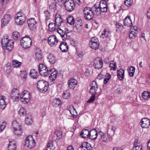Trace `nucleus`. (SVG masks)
I'll return each instance as SVG.
<instances>
[{
	"label": "nucleus",
	"instance_id": "obj_28",
	"mask_svg": "<svg viewBox=\"0 0 150 150\" xmlns=\"http://www.w3.org/2000/svg\"><path fill=\"white\" fill-rule=\"evenodd\" d=\"M6 99L5 97L2 96L1 98L0 99V108L3 109L6 107V103L4 100Z\"/></svg>",
	"mask_w": 150,
	"mask_h": 150
},
{
	"label": "nucleus",
	"instance_id": "obj_25",
	"mask_svg": "<svg viewBox=\"0 0 150 150\" xmlns=\"http://www.w3.org/2000/svg\"><path fill=\"white\" fill-rule=\"evenodd\" d=\"M90 132L87 129H83L81 132L80 135L83 138H87L89 137Z\"/></svg>",
	"mask_w": 150,
	"mask_h": 150
},
{
	"label": "nucleus",
	"instance_id": "obj_35",
	"mask_svg": "<svg viewBox=\"0 0 150 150\" xmlns=\"http://www.w3.org/2000/svg\"><path fill=\"white\" fill-rule=\"evenodd\" d=\"M115 24L116 26V29L118 32H120L123 28L122 24L117 22H115Z\"/></svg>",
	"mask_w": 150,
	"mask_h": 150
},
{
	"label": "nucleus",
	"instance_id": "obj_50",
	"mask_svg": "<svg viewBox=\"0 0 150 150\" xmlns=\"http://www.w3.org/2000/svg\"><path fill=\"white\" fill-rule=\"evenodd\" d=\"M25 122L27 125L31 124L33 122L31 117L30 116L29 117H26L25 119Z\"/></svg>",
	"mask_w": 150,
	"mask_h": 150
},
{
	"label": "nucleus",
	"instance_id": "obj_47",
	"mask_svg": "<svg viewBox=\"0 0 150 150\" xmlns=\"http://www.w3.org/2000/svg\"><path fill=\"white\" fill-rule=\"evenodd\" d=\"M129 70V74L130 76L133 77L134 76L135 71V68L133 66H131L128 69Z\"/></svg>",
	"mask_w": 150,
	"mask_h": 150
},
{
	"label": "nucleus",
	"instance_id": "obj_44",
	"mask_svg": "<svg viewBox=\"0 0 150 150\" xmlns=\"http://www.w3.org/2000/svg\"><path fill=\"white\" fill-rule=\"evenodd\" d=\"M21 73L20 76L21 79L23 80V81H25L26 78L27 74L25 71H20Z\"/></svg>",
	"mask_w": 150,
	"mask_h": 150
},
{
	"label": "nucleus",
	"instance_id": "obj_20",
	"mask_svg": "<svg viewBox=\"0 0 150 150\" xmlns=\"http://www.w3.org/2000/svg\"><path fill=\"white\" fill-rule=\"evenodd\" d=\"M62 22V20L61 18L60 15L57 13L55 15V25L59 26L61 25V23Z\"/></svg>",
	"mask_w": 150,
	"mask_h": 150
},
{
	"label": "nucleus",
	"instance_id": "obj_56",
	"mask_svg": "<svg viewBox=\"0 0 150 150\" xmlns=\"http://www.w3.org/2000/svg\"><path fill=\"white\" fill-rule=\"evenodd\" d=\"M13 131L15 134L17 135H20L22 133V130L21 128H19V129H16V130H14Z\"/></svg>",
	"mask_w": 150,
	"mask_h": 150
},
{
	"label": "nucleus",
	"instance_id": "obj_3",
	"mask_svg": "<svg viewBox=\"0 0 150 150\" xmlns=\"http://www.w3.org/2000/svg\"><path fill=\"white\" fill-rule=\"evenodd\" d=\"M48 83L44 80L38 81L37 84V87L38 90L42 92H45L48 89Z\"/></svg>",
	"mask_w": 150,
	"mask_h": 150
},
{
	"label": "nucleus",
	"instance_id": "obj_9",
	"mask_svg": "<svg viewBox=\"0 0 150 150\" xmlns=\"http://www.w3.org/2000/svg\"><path fill=\"white\" fill-rule=\"evenodd\" d=\"M103 61L100 57L96 58L94 62L93 66L95 68L97 69L101 68L103 66Z\"/></svg>",
	"mask_w": 150,
	"mask_h": 150
},
{
	"label": "nucleus",
	"instance_id": "obj_62",
	"mask_svg": "<svg viewBox=\"0 0 150 150\" xmlns=\"http://www.w3.org/2000/svg\"><path fill=\"white\" fill-rule=\"evenodd\" d=\"M45 69H47V67L42 64H39V72L41 71L42 69L44 70Z\"/></svg>",
	"mask_w": 150,
	"mask_h": 150
},
{
	"label": "nucleus",
	"instance_id": "obj_32",
	"mask_svg": "<svg viewBox=\"0 0 150 150\" xmlns=\"http://www.w3.org/2000/svg\"><path fill=\"white\" fill-rule=\"evenodd\" d=\"M7 45V48L6 49L10 51L13 49V42L12 40H9Z\"/></svg>",
	"mask_w": 150,
	"mask_h": 150
},
{
	"label": "nucleus",
	"instance_id": "obj_34",
	"mask_svg": "<svg viewBox=\"0 0 150 150\" xmlns=\"http://www.w3.org/2000/svg\"><path fill=\"white\" fill-rule=\"evenodd\" d=\"M49 62L51 64H54L55 62V57L52 54H50L47 57Z\"/></svg>",
	"mask_w": 150,
	"mask_h": 150
},
{
	"label": "nucleus",
	"instance_id": "obj_63",
	"mask_svg": "<svg viewBox=\"0 0 150 150\" xmlns=\"http://www.w3.org/2000/svg\"><path fill=\"white\" fill-rule=\"evenodd\" d=\"M77 59H81L83 57V52H78L77 54Z\"/></svg>",
	"mask_w": 150,
	"mask_h": 150
},
{
	"label": "nucleus",
	"instance_id": "obj_6",
	"mask_svg": "<svg viewBox=\"0 0 150 150\" xmlns=\"http://www.w3.org/2000/svg\"><path fill=\"white\" fill-rule=\"evenodd\" d=\"M66 9L69 11H71L75 8V4L73 0H66L64 3Z\"/></svg>",
	"mask_w": 150,
	"mask_h": 150
},
{
	"label": "nucleus",
	"instance_id": "obj_49",
	"mask_svg": "<svg viewBox=\"0 0 150 150\" xmlns=\"http://www.w3.org/2000/svg\"><path fill=\"white\" fill-rule=\"evenodd\" d=\"M55 25H55L54 23H50L48 25L49 30L51 31H54L55 29L54 27Z\"/></svg>",
	"mask_w": 150,
	"mask_h": 150
},
{
	"label": "nucleus",
	"instance_id": "obj_21",
	"mask_svg": "<svg viewBox=\"0 0 150 150\" xmlns=\"http://www.w3.org/2000/svg\"><path fill=\"white\" fill-rule=\"evenodd\" d=\"M59 48L61 51L63 52H67L68 49V46L65 42H61Z\"/></svg>",
	"mask_w": 150,
	"mask_h": 150
},
{
	"label": "nucleus",
	"instance_id": "obj_27",
	"mask_svg": "<svg viewBox=\"0 0 150 150\" xmlns=\"http://www.w3.org/2000/svg\"><path fill=\"white\" fill-rule=\"evenodd\" d=\"M124 25L130 27L132 25V23L130 16H127L124 19Z\"/></svg>",
	"mask_w": 150,
	"mask_h": 150
},
{
	"label": "nucleus",
	"instance_id": "obj_64",
	"mask_svg": "<svg viewBox=\"0 0 150 150\" xmlns=\"http://www.w3.org/2000/svg\"><path fill=\"white\" fill-rule=\"evenodd\" d=\"M91 96L89 100L87 101L88 103H91L95 100L96 97L95 95H92Z\"/></svg>",
	"mask_w": 150,
	"mask_h": 150
},
{
	"label": "nucleus",
	"instance_id": "obj_40",
	"mask_svg": "<svg viewBox=\"0 0 150 150\" xmlns=\"http://www.w3.org/2000/svg\"><path fill=\"white\" fill-rule=\"evenodd\" d=\"M22 63L16 60H13L12 62V65L14 68H17L20 66Z\"/></svg>",
	"mask_w": 150,
	"mask_h": 150
},
{
	"label": "nucleus",
	"instance_id": "obj_4",
	"mask_svg": "<svg viewBox=\"0 0 150 150\" xmlns=\"http://www.w3.org/2000/svg\"><path fill=\"white\" fill-rule=\"evenodd\" d=\"M30 93L28 91H24L21 94L20 98L21 101L24 104L28 103L30 100Z\"/></svg>",
	"mask_w": 150,
	"mask_h": 150
},
{
	"label": "nucleus",
	"instance_id": "obj_7",
	"mask_svg": "<svg viewBox=\"0 0 150 150\" xmlns=\"http://www.w3.org/2000/svg\"><path fill=\"white\" fill-rule=\"evenodd\" d=\"M140 125L143 128H148L150 125V120L146 117L142 119L141 120Z\"/></svg>",
	"mask_w": 150,
	"mask_h": 150
},
{
	"label": "nucleus",
	"instance_id": "obj_12",
	"mask_svg": "<svg viewBox=\"0 0 150 150\" xmlns=\"http://www.w3.org/2000/svg\"><path fill=\"white\" fill-rule=\"evenodd\" d=\"M27 23L30 30H33L36 29V22L34 18H30L28 19L27 21Z\"/></svg>",
	"mask_w": 150,
	"mask_h": 150
},
{
	"label": "nucleus",
	"instance_id": "obj_14",
	"mask_svg": "<svg viewBox=\"0 0 150 150\" xmlns=\"http://www.w3.org/2000/svg\"><path fill=\"white\" fill-rule=\"evenodd\" d=\"M48 42L50 45L53 46L57 45L58 40L55 35H51L48 38Z\"/></svg>",
	"mask_w": 150,
	"mask_h": 150
},
{
	"label": "nucleus",
	"instance_id": "obj_8",
	"mask_svg": "<svg viewBox=\"0 0 150 150\" xmlns=\"http://www.w3.org/2000/svg\"><path fill=\"white\" fill-rule=\"evenodd\" d=\"M11 99L13 101H16L18 100L19 97V93L18 90L13 89L10 94Z\"/></svg>",
	"mask_w": 150,
	"mask_h": 150
},
{
	"label": "nucleus",
	"instance_id": "obj_46",
	"mask_svg": "<svg viewBox=\"0 0 150 150\" xmlns=\"http://www.w3.org/2000/svg\"><path fill=\"white\" fill-rule=\"evenodd\" d=\"M111 77V76L109 74H106L105 76L104 80V83L106 84Z\"/></svg>",
	"mask_w": 150,
	"mask_h": 150
},
{
	"label": "nucleus",
	"instance_id": "obj_58",
	"mask_svg": "<svg viewBox=\"0 0 150 150\" xmlns=\"http://www.w3.org/2000/svg\"><path fill=\"white\" fill-rule=\"evenodd\" d=\"M54 134L57 135V137L59 139L62 137V133L60 131L58 130H56L54 132Z\"/></svg>",
	"mask_w": 150,
	"mask_h": 150
},
{
	"label": "nucleus",
	"instance_id": "obj_39",
	"mask_svg": "<svg viewBox=\"0 0 150 150\" xmlns=\"http://www.w3.org/2000/svg\"><path fill=\"white\" fill-rule=\"evenodd\" d=\"M90 47L94 50L98 49L99 47V43H89Z\"/></svg>",
	"mask_w": 150,
	"mask_h": 150
},
{
	"label": "nucleus",
	"instance_id": "obj_16",
	"mask_svg": "<svg viewBox=\"0 0 150 150\" xmlns=\"http://www.w3.org/2000/svg\"><path fill=\"white\" fill-rule=\"evenodd\" d=\"M97 131L96 129H92L90 132L89 137L92 139H96L98 134V131Z\"/></svg>",
	"mask_w": 150,
	"mask_h": 150
},
{
	"label": "nucleus",
	"instance_id": "obj_57",
	"mask_svg": "<svg viewBox=\"0 0 150 150\" xmlns=\"http://www.w3.org/2000/svg\"><path fill=\"white\" fill-rule=\"evenodd\" d=\"M80 147L82 148L81 150H92V148L91 146H89L88 145H87L86 146H83L82 145Z\"/></svg>",
	"mask_w": 150,
	"mask_h": 150
},
{
	"label": "nucleus",
	"instance_id": "obj_2",
	"mask_svg": "<svg viewBox=\"0 0 150 150\" xmlns=\"http://www.w3.org/2000/svg\"><path fill=\"white\" fill-rule=\"evenodd\" d=\"M20 41L21 46L24 48H28L31 45L32 40L28 36H25L22 38Z\"/></svg>",
	"mask_w": 150,
	"mask_h": 150
},
{
	"label": "nucleus",
	"instance_id": "obj_5",
	"mask_svg": "<svg viewBox=\"0 0 150 150\" xmlns=\"http://www.w3.org/2000/svg\"><path fill=\"white\" fill-rule=\"evenodd\" d=\"M35 144L34 140L31 136L26 137L25 141V145L29 148L31 149L34 147Z\"/></svg>",
	"mask_w": 150,
	"mask_h": 150
},
{
	"label": "nucleus",
	"instance_id": "obj_19",
	"mask_svg": "<svg viewBox=\"0 0 150 150\" xmlns=\"http://www.w3.org/2000/svg\"><path fill=\"white\" fill-rule=\"evenodd\" d=\"M22 16L18 18H15V22L18 25H21L24 23L25 18L24 14H22Z\"/></svg>",
	"mask_w": 150,
	"mask_h": 150
},
{
	"label": "nucleus",
	"instance_id": "obj_31",
	"mask_svg": "<svg viewBox=\"0 0 150 150\" xmlns=\"http://www.w3.org/2000/svg\"><path fill=\"white\" fill-rule=\"evenodd\" d=\"M30 77L33 79H36L38 76L37 72L35 69H32L30 73Z\"/></svg>",
	"mask_w": 150,
	"mask_h": 150
},
{
	"label": "nucleus",
	"instance_id": "obj_1",
	"mask_svg": "<svg viewBox=\"0 0 150 150\" xmlns=\"http://www.w3.org/2000/svg\"><path fill=\"white\" fill-rule=\"evenodd\" d=\"M96 7L94 6L92 8L89 7H86L84 8L83 12L84 18L87 20H91L93 17L94 15H96Z\"/></svg>",
	"mask_w": 150,
	"mask_h": 150
},
{
	"label": "nucleus",
	"instance_id": "obj_26",
	"mask_svg": "<svg viewBox=\"0 0 150 150\" xmlns=\"http://www.w3.org/2000/svg\"><path fill=\"white\" fill-rule=\"evenodd\" d=\"M62 102L59 98H55L52 100V104L54 107H56L62 104Z\"/></svg>",
	"mask_w": 150,
	"mask_h": 150
},
{
	"label": "nucleus",
	"instance_id": "obj_51",
	"mask_svg": "<svg viewBox=\"0 0 150 150\" xmlns=\"http://www.w3.org/2000/svg\"><path fill=\"white\" fill-rule=\"evenodd\" d=\"M75 110V108H74L73 106H71L69 108V109L68 110V111H69L71 115L74 118H75L74 111Z\"/></svg>",
	"mask_w": 150,
	"mask_h": 150
},
{
	"label": "nucleus",
	"instance_id": "obj_59",
	"mask_svg": "<svg viewBox=\"0 0 150 150\" xmlns=\"http://www.w3.org/2000/svg\"><path fill=\"white\" fill-rule=\"evenodd\" d=\"M49 8L51 10L53 11L55 10L56 4L54 3H51L49 5Z\"/></svg>",
	"mask_w": 150,
	"mask_h": 150
},
{
	"label": "nucleus",
	"instance_id": "obj_10",
	"mask_svg": "<svg viewBox=\"0 0 150 150\" xmlns=\"http://www.w3.org/2000/svg\"><path fill=\"white\" fill-rule=\"evenodd\" d=\"M83 24L82 20L80 18L78 17L76 19V27L78 32H80L82 31Z\"/></svg>",
	"mask_w": 150,
	"mask_h": 150
},
{
	"label": "nucleus",
	"instance_id": "obj_38",
	"mask_svg": "<svg viewBox=\"0 0 150 150\" xmlns=\"http://www.w3.org/2000/svg\"><path fill=\"white\" fill-rule=\"evenodd\" d=\"M20 36V35L19 33L17 31H15L13 33L12 37L14 40H18Z\"/></svg>",
	"mask_w": 150,
	"mask_h": 150
},
{
	"label": "nucleus",
	"instance_id": "obj_61",
	"mask_svg": "<svg viewBox=\"0 0 150 150\" xmlns=\"http://www.w3.org/2000/svg\"><path fill=\"white\" fill-rule=\"evenodd\" d=\"M54 1L56 3L60 6L63 5L65 2L64 0H54Z\"/></svg>",
	"mask_w": 150,
	"mask_h": 150
},
{
	"label": "nucleus",
	"instance_id": "obj_53",
	"mask_svg": "<svg viewBox=\"0 0 150 150\" xmlns=\"http://www.w3.org/2000/svg\"><path fill=\"white\" fill-rule=\"evenodd\" d=\"M110 67L111 69L115 70L116 68V64L115 62L113 61H111L110 64Z\"/></svg>",
	"mask_w": 150,
	"mask_h": 150
},
{
	"label": "nucleus",
	"instance_id": "obj_52",
	"mask_svg": "<svg viewBox=\"0 0 150 150\" xmlns=\"http://www.w3.org/2000/svg\"><path fill=\"white\" fill-rule=\"evenodd\" d=\"M40 74L42 75H43L44 76H47L48 75V69H45L44 70L42 69L41 71L39 72Z\"/></svg>",
	"mask_w": 150,
	"mask_h": 150
},
{
	"label": "nucleus",
	"instance_id": "obj_23",
	"mask_svg": "<svg viewBox=\"0 0 150 150\" xmlns=\"http://www.w3.org/2000/svg\"><path fill=\"white\" fill-rule=\"evenodd\" d=\"M35 57L36 60L38 61L41 60L42 58L41 50L39 48H37L36 50Z\"/></svg>",
	"mask_w": 150,
	"mask_h": 150
},
{
	"label": "nucleus",
	"instance_id": "obj_60",
	"mask_svg": "<svg viewBox=\"0 0 150 150\" xmlns=\"http://www.w3.org/2000/svg\"><path fill=\"white\" fill-rule=\"evenodd\" d=\"M44 13L45 14L46 20L47 21L49 19L50 16V13L48 11H45Z\"/></svg>",
	"mask_w": 150,
	"mask_h": 150
},
{
	"label": "nucleus",
	"instance_id": "obj_36",
	"mask_svg": "<svg viewBox=\"0 0 150 150\" xmlns=\"http://www.w3.org/2000/svg\"><path fill=\"white\" fill-rule=\"evenodd\" d=\"M12 127L13 130L17 129H19V128H21L20 125L16 121H14L13 122Z\"/></svg>",
	"mask_w": 150,
	"mask_h": 150
},
{
	"label": "nucleus",
	"instance_id": "obj_41",
	"mask_svg": "<svg viewBox=\"0 0 150 150\" xmlns=\"http://www.w3.org/2000/svg\"><path fill=\"white\" fill-rule=\"evenodd\" d=\"M70 93L69 90L64 91L63 93V97L64 99H68L70 97Z\"/></svg>",
	"mask_w": 150,
	"mask_h": 150
},
{
	"label": "nucleus",
	"instance_id": "obj_33",
	"mask_svg": "<svg viewBox=\"0 0 150 150\" xmlns=\"http://www.w3.org/2000/svg\"><path fill=\"white\" fill-rule=\"evenodd\" d=\"M110 33L108 30L105 29L102 33L101 37L103 38H107L109 37L110 36Z\"/></svg>",
	"mask_w": 150,
	"mask_h": 150
},
{
	"label": "nucleus",
	"instance_id": "obj_22",
	"mask_svg": "<svg viewBox=\"0 0 150 150\" xmlns=\"http://www.w3.org/2000/svg\"><path fill=\"white\" fill-rule=\"evenodd\" d=\"M142 147L139 143L137 139H135L134 142L132 150H142Z\"/></svg>",
	"mask_w": 150,
	"mask_h": 150
},
{
	"label": "nucleus",
	"instance_id": "obj_45",
	"mask_svg": "<svg viewBox=\"0 0 150 150\" xmlns=\"http://www.w3.org/2000/svg\"><path fill=\"white\" fill-rule=\"evenodd\" d=\"M67 21L68 23L70 25H73L74 23V18L72 16H69L67 18Z\"/></svg>",
	"mask_w": 150,
	"mask_h": 150
},
{
	"label": "nucleus",
	"instance_id": "obj_48",
	"mask_svg": "<svg viewBox=\"0 0 150 150\" xmlns=\"http://www.w3.org/2000/svg\"><path fill=\"white\" fill-rule=\"evenodd\" d=\"M18 113L21 116H25L26 114L25 109L23 107L21 108L18 111Z\"/></svg>",
	"mask_w": 150,
	"mask_h": 150
},
{
	"label": "nucleus",
	"instance_id": "obj_43",
	"mask_svg": "<svg viewBox=\"0 0 150 150\" xmlns=\"http://www.w3.org/2000/svg\"><path fill=\"white\" fill-rule=\"evenodd\" d=\"M142 97L145 100H147L150 98V93L148 91H145L142 93Z\"/></svg>",
	"mask_w": 150,
	"mask_h": 150
},
{
	"label": "nucleus",
	"instance_id": "obj_18",
	"mask_svg": "<svg viewBox=\"0 0 150 150\" xmlns=\"http://www.w3.org/2000/svg\"><path fill=\"white\" fill-rule=\"evenodd\" d=\"M117 75L118 78L120 80L122 81L124 77V70L121 68L120 69L117 71Z\"/></svg>",
	"mask_w": 150,
	"mask_h": 150
},
{
	"label": "nucleus",
	"instance_id": "obj_29",
	"mask_svg": "<svg viewBox=\"0 0 150 150\" xmlns=\"http://www.w3.org/2000/svg\"><path fill=\"white\" fill-rule=\"evenodd\" d=\"M69 88L73 90L75 88V79L73 77L69 80Z\"/></svg>",
	"mask_w": 150,
	"mask_h": 150
},
{
	"label": "nucleus",
	"instance_id": "obj_24",
	"mask_svg": "<svg viewBox=\"0 0 150 150\" xmlns=\"http://www.w3.org/2000/svg\"><path fill=\"white\" fill-rule=\"evenodd\" d=\"M57 32L61 35L63 40H65L67 38V34L65 31L59 28L57 29Z\"/></svg>",
	"mask_w": 150,
	"mask_h": 150
},
{
	"label": "nucleus",
	"instance_id": "obj_55",
	"mask_svg": "<svg viewBox=\"0 0 150 150\" xmlns=\"http://www.w3.org/2000/svg\"><path fill=\"white\" fill-rule=\"evenodd\" d=\"M132 0H125L124 4L127 7L130 6L133 4Z\"/></svg>",
	"mask_w": 150,
	"mask_h": 150
},
{
	"label": "nucleus",
	"instance_id": "obj_11",
	"mask_svg": "<svg viewBox=\"0 0 150 150\" xmlns=\"http://www.w3.org/2000/svg\"><path fill=\"white\" fill-rule=\"evenodd\" d=\"M98 133L100 136L101 140L103 142H106L111 138V137L109 134L104 133L100 130L99 131H98Z\"/></svg>",
	"mask_w": 150,
	"mask_h": 150
},
{
	"label": "nucleus",
	"instance_id": "obj_30",
	"mask_svg": "<svg viewBox=\"0 0 150 150\" xmlns=\"http://www.w3.org/2000/svg\"><path fill=\"white\" fill-rule=\"evenodd\" d=\"M9 40L8 39V36L6 35H4L1 40V43L2 44V47H6V44L7 42L9 41Z\"/></svg>",
	"mask_w": 150,
	"mask_h": 150
},
{
	"label": "nucleus",
	"instance_id": "obj_37",
	"mask_svg": "<svg viewBox=\"0 0 150 150\" xmlns=\"http://www.w3.org/2000/svg\"><path fill=\"white\" fill-rule=\"evenodd\" d=\"M16 147V145L15 143L9 142L8 147V150H15Z\"/></svg>",
	"mask_w": 150,
	"mask_h": 150
},
{
	"label": "nucleus",
	"instance_id": "obj_42",
	"mask_svg": "<svg viewBox=\"0 0 150 150\" xmlns=\"http://www.w3.org/2000/svg\"><path fill=\"white\" fill-rule=\"evenodd\" d=\"M58 74V71L57 70L52 73L50 76V79L52 81L54 80L57 78Z\"/></svg>",
	"mask_w": 150,
	"mask_h": 150
},
{
	"label": "nucleus",
	"instance_id": "obj_17",
	"mask_svg": "<svg viewBox=\"0 0 150 150\" xmlns=\"http://www.w3.org/2000/svg\"><path fill=\"white\" fill-rule=\"evenodd\" d=\"M94 6L96 7V12H96L95 13L96 15H100L101 12L105 13L107 11L108 8L104 7L102 8V7H100L99 6L98 7L96 4H95Z\"/></svg>",
	"mask_w": 150,
	"mask_h": 150
},
{
	"label": "nucleus",
	"instance_id": "obj_13",
	"mask_svg": "<svg viewBox=\"0 0 150 150\" xmlns=\"http://www.w3.org/2000/svg\"><path fill=\"white\" fill-rule=\"evenodd\" d=\"M11 20L10 15L8 14L5 15L1 20V26L2 28L6 26Z\"/></svg>",
	"mask_w": 150,
	"mask_h": 150
},
{
	"label": "nucleus",
	"instance_id": "obj_15",
	"mask_svg": "<svg viewBox=\"0 0 150 150\" xmlns=\"http://www.w3.org/2000/svg\"><path fill=\"white\" fill-rule=\"evenodd\" d=\"M98 88V86L96 82L95 81H93V82L92 86L90 89V93L91 95H95L97 93Z\"/></svg>",
	"mask_w": 150,
	"mask_h": 150
},
{
	"label": "nucleus",
	"instance_id": "obj_54",
	"mask_svg": "<svg viewBox=\"0 0 150 150\" xmlns=\"http://www.w3.org/2000/svg\"><path fill=\"white\" fill-rule=\"evenodd\" d=\"M83 72V70L81 67H78L77 68V74L78 76H81V74Z\"/></svg>",
	"mask_w": 150,
	"mask_h": 150
}]
</instances>
